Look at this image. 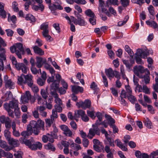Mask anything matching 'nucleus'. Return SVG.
<instances>
[{"instance_id":"nucleus-1","label":"nucleus","mask_w":158,"mask_h":158,"mask_svg":"<svg viewBox=\"0 0 158 158\" xmlns=\"http://www.w3.org/2000/svg\"><path fill=\"white\" fill-rule=\"evenodd\" d=\"M29 124L33 128V133L35 135H37L39 134L40 129L43 130H44V122L40 119L37 120V122L31 121Z\"/></svg>"},{"instance_id":"nucleus-2","label":"nucleus","mask_w":158,"mask_h":158,"mask_svg":"<svg viewBox=\"0 0 158 158\" xmlns=\"http://www.w3.org/2000/svg\"><path fill=\"white\" fill-rule=\"evenodd\" d=\"M10 50L12 53L15 52L19 59H22L21 54H24L25 52L23 45L20 43H17L10 47Z\"/></svg>"},{"instance_id":"nucleus-3","label":"nucleus","mask_w":158,"mask_h":158,"mask_svg":"<svg viewBox=\"0 0 158 158\" xmlns=\"http://www.w3.org/2000/svg\"><path fill=\"white\" fill-rule=\"evenodd\" d=\"M76 18L72 16L71 19L72 21L76 25H78L80 26H85L86 24L84 18L79 14H75Z\"/></svg>"},{"instance_id":"nucleus-4","label":"nucleus","mask_w":158,"mask_h":158,"mask_svg":"<svg viewBox=\"0 0 158 158\" xmlns=\"http://www.w3.org/2000/svg\"><path fill=\"white\" fill-rule=\"evenodd\" d=\"M40 28L42 30V32L44 37L48 41H51V37L49 34L48 24V23H43L40 26Z\"/></svg>"},{"instance_id":"nucleus-5","label":"nucleus","mask_w":158,"mask_h":158,"mask_svg":"<svg viewBox=\"0 0 158 158\" xmlns=\"http://www.w3.org/2000/svg\"><path fill=\"white\" fill-rule=\"evenodd\" d=\"M134 73L140 78H143V74L146 72V69L141 65L135 66L133 68Z\"/></svg>"},{"instance_id":"nucleus-6","label":"nucleus","mask_w":158,"mask_h":158,"mask_svg":"<svg viewBox=\"0 0 158 158\" xmlns=\"http://www.w3.org/2000/svg\"><path fill=\"white\" fill-rule=\"evenodd\" d=\"M5 109H13L19 107L18 102L17 100H13L9 102V103H6L4 105Z\"/></svg>"},{"instance_id":"nucleus-7","label":"nucleus","mask_w":158,"mask_h":158,"mask_svg":"<svg viewBox=\"0 0 158 158\" xmlns=\"http://www.w3.org/2000/svg\"><path fill=\"white\" fill-rule=\"evenodd\" d=\"M8 77L7 76H5L4 78L5 85V86L6 88H8L10 89H14L15 87V83L11 79H8Z\"/></svg>"},{"instance_id":"nucleus-8","label":"nucleus","mask_w":158,"mask_h":158,"mask_svg":"<svg viewBox=\"0 0 158 158\" xmlns=\"http://www.w3.org/2000/svg\"><path fill=\"white\" fill-rule=\"evenodd\" d=\"M33 132V129L30 126L29 124L27 127V130L26 131H22L21 134V135L24 137V138H28V137L31 135Z\"/></svg>"},{"instance_id":"nucleus-9","label":"nucleus","mask_w":158,"mask_h":158,"mask_svg":"<svg viewBox=\"0 0 158 158\" xmlns=\"http://www.w3.org/2000/svg\"><path fill=\"white\" fill-rule=\"evenodd\" d=\"M48 7L49 9L52 11H53L52 13L55 15H57V14L54 11L57 9L59 10H62L63 8L60 4H57L56 3L55 4H52L48 5Z\"/></svg>"},{"instance_id":"nucleus-10","label":"nucleus","mask_w":158,"mask_h":158,"mask_svg":"<svg viewBox=\"0 0 158 158\" xmlns=\"http://www.w3.org/2000/svg\"><path fill=\"white\" fill-rule=\"evenodd\" d=\"M31 96L30 91H26L24 94L23 96L21 97V99L23 103L27 102L31 98Z\"/></svg>"},{"instance_id":"nucleus-11","label":"nucleus","mask_w":158,"mask_h":158,"mask_svg":"<svg viewBox=\"0 0 158 158\" xmlns=\"http://www.w3.org/2000/svg\"><path fill=\"white\" fill-rule=\"evenodd\" d=\"M15 68L18 70H21L22 72L24 73H27V67L23 63H19Z\"/></svg>"},{"instance_id":"nucleus-12","label":"nucleus","mask_w":158,"mask_h":158,"mask_svg":"<svg viewBox=\"0 0 158 158\" xmlns=\"http://www.w3.org/2000/svg\"><path fill=\"white\" fill-rule=\"evenodd\" d=\"M24 78L25 79V84L27 83L28 86L33 83L32 80V76L31 75H23Z\"/></svg>"},{"instance_id":"nucleus-13","label":"nucleus","mask_w":158,"mask_h":158,"mask_svg":"<svg viewBox=\"0 0 158 158\" xmlns=\"http://www.w3.org/2000/svg\"><path fill=\"white\" fill-rule=\"evenodd\" d=\"M0 146L6 151H9L12 149L11 147L8 145L7 143L4 141L0 139Z\"/></svg>"},{"instance_id":"nucleus-14","label":"nucleus","mask_w":158,"mask_h":158,"mask_svg":"<svg viewBox=\"0 0 158 158\" xmlns=\"http://www.w3.org/2000/svg\"><path fill=\"white\" fill-rule=\"evenodd\" d=\"M43 59L42 58L40 57H36V62L35 64H36V66L38 68H41L43 64H46V59H45L43 62L42 61Z\"/></svg>"},{"instance_id":"nucleus-15","label":"nucleus","mask_w":158,"mask_h":158,"mask_svg":"<svg viewBox=\"0 0 158 158\" xmlns=\"http://www.w3.org/2000/svg\"><path fill=\"white\" fill-rule=\"evenodd\" d=\"M114 71L111 68H109L105 70V72L106 75L109 79H111L114 77Z\"/></svg>"},{"instance_id":"nucleus-16","label":"nucleus","mask_w":158,"mask_h":158,"mask_svg":"<svg viewBox=\"0 0 158 158\" xmlns=\"http://www.w3.org/2000/svg\"><path fill=\"white\" fill-rule=\"evenodd\" d=\"M91 104V101L89 100H86L84 102H81V107L83 109H85L87 108H89Z\"/></svg>"},{"instance_id":"nucleus-17","label":"nucleus","mask_w":158,"mask_h":158,"mask_svg":"<svg viewBox=\"0 0 158 158\" xmlns=\"http://www.w3.org/2000/svg\"><path fill=\"white\" fill-rule=\"evenodd\" d=\"M33 49L35 53L40 56H43L44 55V51L37 46L35 45L33 47Z\"/></svg>"},{"instance_id":"nucleus-18","label":"nucleus","mask_w":158,"mask_h":158,"mask_svg":"<svg viewBox=\"0 0 158 158\" xmlns=\"http://www.w3.org/2000/svg\"><path fill=\"white\" fill-rule=\"evenodd\" d=\"M19 141L20 143L23 144H25L29 148L31 144L33 143L32 141H30L29 139H27L23 138H20L19 139Z\"/></svg>"},{"instance_id":"nucleus-19","label":"nucleus","mask_w":158,"mask_h":158,"mask_svg":"<svg viewBox=\"0 0 158 158\" xmlns=\"http://www.w3.org/2000/svg\"><path fill=\"white\" fill-rule=\"evenodd\" d=\"M146 22L147 25L152 27L155 30L158 31V25L155 21H150L148 20Z\"/></svg>"},{"instance_id":"nucleus-20","label":"nucleus","mask_w":158,"mask_h":158,"mask_svg":"<svg viewBox=\"0 0 158 158\" xmlns=\"http://www.w3.org/2000/svg\"><path fill=\"white\" fill-rule=\"evenodd\" d=\"M42 147V144L40 142H36L35 143L31 144L29 148L32 150H36L38 148L41 149Z\"/></svg>"},{"instance_id":"nucleus-21","label":"nucleus","mask_w":158,"mask_h":158,"mask_svg":"<svg viewBox=\"0 0 158 158\" xmlns=\"http://www.w3.org/2000/svg\"><path fill=\"white\" fill-rule=\"evenodd\" d=\"M71 86L72 91L74 93L77 94L78 92L82 93L83 91V88L79 86L75 85Z\"/></svg>"},{"instance_id":"nucleus-22","label":"nucleus","mask_w":158,"mask_h":158,"mask_svg":"<svg viewBox=\"0 0 158 158\" xmlns=\"http://www.w3.org/2000/svg\"><path fill=\"white\" fill-rule=\"evenodd\" d=\"M99 1V4L98 8L99 12H105L106 11V9L104 7L105 5L104 1L101 0Z\"/></svg>"},{"instance_id":"nucleus-23","label":"nucleus","mask_w":158,"mask_h":158,"mask_svg":"<svg viewBox=\"0 0 158 158\" xmlns=\"http://www.w3.org/2000/svg\"><path fill=\"white\" fill-rule=\"evenodd\" d=\"M146 73L145 75H143V78L145 84H149L150 82V78L149 76L150 73L147 69H146Z\"/></svg>"},{"instance_id":"nucleus-24","label":"nucleus","mask_w":158,"mask_h":158,"mask_svg":"<svg viewBox=\"0 0 158 158\" xmlns=\"http://www.w3.org/2000/svg\"><path fill=\"white\" fill-rule=\"evenodd\" d=\"M115 143H116L117 146L120 148L123 151H126L127 150V148L125 145L123 144L120 140L117 139L115 141Z\"/></svg>"},{"instance_id":"nucleus-25","label":"nucleus","mask_w":158,"mask_h":158,"mask_svg":"<svg viewBox=\"0 0 158 158\" xmlns=\"http://www.w3.org/2000/svg\"><path fill=\"white\" fill-rule=\"evenodd\" d=\"M9 144L14 147H16L18 146L19 144V141L18 140L15 139L13 138H11L8 140Z\"/></svg>"},{"instance_id":"nucleus-26","label":"nucleus","mask_w":158,"mask_h":158,"mask_svg":"<svg viewBox=\"0 0 158 158\" xmlns=\"http://www.w3.org/2000/svg\"><path fill=\"white\" fill-rule=\"evenodd\" d=\"M136 54L139 55L142 58H145L147 56V54L146 52L143 50L140 49H138L136 52Z\"/></svg>"},{"instance_id":"nucleus-27","label":"nucleus","mask_w":158,"mask_h":158,"mask_svg":"<svg viewBox=\"0 0 158 158\" xmlns=\"http://www.w3.org/2000/svg\"><path fill=\"white\" fill-rule=\"evenodd\" d=\"M12 127L13 130V135L16 137H19L20 135L19 133L16 130V124L15 122H13L12 124Z\"/></svg>"},{"instance_id":"nucleus-28","label":"nucleus","mask_w":158,"mask_h":158,"mask_svg":"<svg viewBox=\"0 0 158 158\" xmlns=\"http://www.w3.org/2000/svg\"><path fill=\"white\" fill-rule=\"evenodd\" d=\"M85 111L81 110H79L75 112L74 114V117L76 118H81L85 114Z\"/></svg>"},{"instance_id":"nucleus-29","label":"nucleus","mask_w":158,"mask_h":158,"mask_svg":"<svg viewBox=\"0 0 158 158\" xmlns=\"http://www.w3.org/2000/svg\"><path fill=\"white\" fill-rule=\"evenodd\" d=\"M32 2L35 3V2L38 3L40 7V9L41 11H43L44 10V5L42 4L43 2L42 0H32Z\"/></svg>"},{"instance_id":"nucleus-30","label":"nucleus","mask_w":158,"mask_h":158,"mask_svg":"<svg viewBox=\"0 0 158 158\" xmlns=\"http://www.w3.org/2000/svg\"><path fill=\"white\" fill-rule=\"evenodd\" d=\"M29 86L31 88L32 91L34 94L37 93L39 91V89L37 85L34 84V83H33Z\"/></svg>"},{"instance_id":"nucleus-31","label":"nucleus","mask_w":158,"mask_h":158,"mask_svg":"<svg viewBox=\"0 0 158 158\" xmlns=\"http://www.w3.org/2000/svg\"><path fill=\"white\" fill-rule=\"evenodd\" d=\"M23 74H22L20 76H18L17 83L20 85H23L25 84V80H23Z\"/></svg>"},{"instance_id":"nucleus-32","label":"nucleus","mask_w":158,"mask_h":158,"mask_svg":"<svg viewBox=\"0 0 158 158\" xmlns=\"http://www.w3.org/2000/svg\"><path fill=\"white\" fill-rule=\"evenodd\" d=\"M48 141L52 143L54 142V138H55L56 137V134H54L53 133L51 132V134H48Z\"/></svg>"},{"instance_id":"nucleus-33","label":"nucleus","mask_w":158,"mask_h":158,"mask_svg":"<svg viewBox=\"0 0 158 158\" xmlns=\"http://www.w3.org/2000/svg\"><path fill=\"white\" fill-rule=\"evenodd\" d=\"M46 125L47 127H50L51 125L55 122L53 119L50 118H47L45 120Z\"/></svg>"},{"instance_id":"nucleus-34","label":"nucleus","mask_w":158,"mask_h":158,"mask_svg":"<svg viewBox=\"0 0 158 158\" xmlns=\"http://www.w3.org/2000/svg\"><path fill=\"white\" fill-rule=\"evenodd\" d=\"M25 19L27 20H30L32 22H35L36 19L35 17L31 14H28L25 17Z\"/></svg>"},{"instance_id":"nucleus-35","label":"nucleus","mask_w":158,"mask_h":158,"mask_svg":"<svg viewBox=\"0 0 158 158\" xmlns=\"http://www.w3.org/2000/svg\"><path fill=\"white\" fill-rule=\"evenodd\" d=\"M144 122L145 126L148 128L151 129L153 127L152 123L148 118L145 119Z\"/></svg>"},{"instance_id":"nucleus-36","label":"nucleus","mask_w":158,"mask_h":158,"mask_svg":"<svg viewBox=\"0 0 158 158\" xmlns=\"http://www.w3.org/2000/svg\"><path fill=\"white\" fill-rule=\"evenodd\" d=\"M141 58H142L139 55H138V54H136V53L135 54V59L136 63L138 64H143Z\"/></svg>"},{"instance_id":"nucleus-37","label":"nucleus","mask_w":158,"mask_h":158,"mask_svg":"<svg viewBox=\"0 0 158 158\" xmlns=\"http://www.w3.org/2000/svg\"><path fill=\"white\" fill-rule=\"evenodd\" d=\"M59 82L57 83L56 81H55L52 82L51 85V90H56L59 87Z\"/></svg>"},{"instance_id":"nucleus-38","label":"nucleus","mask_w":158,"mask_h":158,"mask_svg":"<svg viewBox=\"0 0 158 158\" xmlns=\"http://www.w3.org/2000/svg\"><path fill=\"white\" fill-rule=\"evenodd\" d=\"M12 7L14 11L18 12L19 9L18 7V4L16 1H14L12 3Z\"/></svg>"},{"instance_id":"nucleus-39","label":"nucleus","mask_w":158,"mask_h":158,"mask_svg":"<svg viewBox=\"0 0 158 158\" xmlns=\"http://www.w3.org/2000/svg\"><path fill=\"white\" fill-rule=\"evenodd\" d=\"M129 19V17L128 15H127L125 16L124 20L123 21H119L118 23V26H122L123 25L125 24L128 21Z\"/></svg>"},{"instance_id":"nucleus-40","label":"nucleus","mask_w":158,"mask_h":158,"mask_svg":"<svg viewBox=\"0 0 158 158\" xmlns=\"http://www.w3.org/2000/svg\"><path fill=\"white\" fill-rule=\"evenodd\" d=\"M9 130L6 129L4 131V136L7 141L11 138L10 133Z\"/></svg>"},{"instance_id":"nucleus-41","label":"nucleus","mask_w":158,"mask_h":158,"mask_svg":"<svg viewBox=\"0 0 158 158\" xmlns=\"http://www.w3.org/2000/svg\"><path fill=\"white\" fill-rule=\"evenodd\" d=\"M125 50L131 56L133 57V52L131 50L130 47L127 45H126L125 47Z\"/></svg>"},{"instance_id":"nucleus-42","label":"nucleus","mask_w":158,"mask_h":158,"mask_svg":"<svg viewBox=\"0 0 158 158\" xmlns=\"http://www.w3.org/2000/svg\"><path fill=\"white\" fill-rule=\"evenodd\" d=\"M70 147L74 150H78L81 149V147L79 145L73 143L70 145Z\"/></svg>"},{"instance_id":"nucleus-43","label":"nucleus","mask_w":158,"mask_h":158,"mask_svg":"<svg viewBox=\"0 0 158 158\" xmlns=\"http://www.w3.org/2000/svg\"><path fill=\"white\" fill-rule=\"evenodd\" d=\"M11 122V120L10 118H7V120L4 123L6 130H10V129Z\"/></svg>"},{"instance_id":"nucleus-44","label":"nucleus","mask_w":158,"mask_h":158,"mask_svg":"<svg viewBox=\"0 0 158 158\" xmlns=\"http://www.w3.org/2000/svg\"><path fill=\"white\" fill-rule=\"evenodd\" d=\"M95 134H96L93 131L92 129H90L89 130V133L87 135V137L89 139H91Z\"/></svg>"},{"instance_id":"nucleus-45","label":"nucleus","mask_w":158,"mask_h":158,"mask_svg":"<svg viewBox=\"0 0 158 158\" xmlns=\"http://www.w3.org/2000/svg\"><path fill=\"white\" fill-rule=\"evenodd\" d=\"M85 14L88 16L90 18L94 17H95V14L90 9H88L86 10L85 12Z\"/></svg>"},{"instance_id":"nucleus-46","label":"nucleus","mask_w":158,"mask_h":158,"mask_svg":"<svg viewBox=\"0 0 158 158\" xmlns=\"http://www.w3.org/2000/svg\"><path fill=\"white\" fill-rule=\"evenodd\" d=\"M52 114L50 116V118L53 120H55V119L58 118L57 112L54 109L52 110Z\"/></svg>"},{"instance_id":"nucleus-47","label":"nucleus","mask_w":158,"mask_h":158,"mask_svg":"<svg viewBox=\"0 0 158 158\" xmlns=\"http://www.w3.org/2000/svg\"><path fill=\"white\" fill-rule=\"evenodd\" d=\"M55 110L57 112L60 113L62 112V108H63V105H55L54 106Z\"/></svg>"},{"instance_id":"nucleus-48","label":"nucleus","mask_w":158,"mask_h":158,"mask_svg":"<svg viewBox=\"0 0 158 158\" xmlns=\"http://www.w3.org/2000/svg\"><path fill=\"white\" fill-rule=\"evenodd\" d=\"M118 0H107L106 2L107 5L109 6L108 5L113 4L114 5H118Z\"/></svg>"},{"instance_id":"nucleus-49","label":"nucleus","mask_w":158,"mask_h":158,"mask_svg":"<svg viewBox=\"0 0 158 158\" xmlns=\"http://www.w3.org/2000/svg\"><path fill=\"white\" fill-rule=\"evenodd\" d=\"M93 128H92L93 131L96 134L98 135H100V132L99 129L98 127L94 125H92Z\"/></svg>"},{"instance_id":"nucleus-50","label":"nucleus","mask_w":158,"mask_h":158,"mask_svg":"<svg viewBox=\"0 0 158 158\" xmlns=\"http://www.w3.org/2000/svg\"><path fill=\"white\" fill-rule=\"evenodd\" d=\"M45 147L47 149L53 151H54L56 150V148L53 144L50 143H48L46 146Z\"/></svg>"},{"instance_id":"nucleus-51","label":"nucleus","mask_w":158,"mask_h":158,"mask_svg":"<svg viewBox=\"0 0 158 158\" xmlns=\"http://www.w3.org/2000/svg\"><path fill=\"white\" fill-rule=\"evenodd\" d=\"M40 94L43 98L46 100L48 97V94L47 92L44 89H42L40 91Z\"/></svg>"},{"instance_id":"nucleus-52","label":"nucleus","mask_w":158,"mask_h":158,"mask_svg":"<svg viewBox=\"0 0 158 158\" xmlns=\"http://www.w3.org/2000/svg\"><path fill=\"white\" fill-rule=\"evenodd\" d=\"M10 58L13 64L15 66V67L19 63L17 62L16 58L13 56H10Z\"/></svg>"},{"instance_id":"nucleus-53","label":"nucleus","mask_w":158,"mask_h":158,"mask_svg":"<svg viewBox=\"0 0 158 158\" xmlns=\"http://www.w3.org/2000/svg\"><path fill=\"white\" fill-rule=\"evenodd\" d=\"M106 138L110 146L113 147H114L115 145L114 143V140L111 139L110 137H109L108 136Z\"/></svg>"},{"instance_id":"nucleus-54","label":"nucleus","mask_w":158,"mask_h":158,"mask_svg":"<svg viewBox=\"0 0 158 158\" xmlns=\"http://www.w3.org/2000/svg\"><path fill=\"white\" fill-rule=\"evenodd\" d=\"M120 2L122 5L124 7H127L129 4V0H120Z\"/></svg>"},{"instance_id":"nucleus-55","label":"nucleus","mask_w":158,"mask_h":158,"mask_svg":"<svg viewBox=\"0 0 158 158\" xmlns=\"http://www.w3.org/2000/svg\"><path fill=\"white\" fill-rule=\"evenodd\" d=\"M95 112L94 111H87V114L92 119H95L96 116L94 115Z\"/></svg>"},{"instance_id":"nucleus-56","label":"nucleus","mask_w":158,"mask_h":158,"mask_svg":"<svg viewBox=\"0 0 158 158\" xmlns=\"http://www.w3.org/2000/svg\"><path fill=\"white\" fill-rule=\"evenodd\" d=\"M129 95V96H127V97L128 99L132 103H134L135 101L136 100V98L131 94Z\"/></svg>"},{"instance_id":"nucleus-57","label":"nucleus","mask_w":158,"mask_h":158,"mask_svg":"<svg viewBox=\"0 0 158 158\" xmlns=\"http://www.w3.org/2000/svg\"><path fill=\"white\" fill-rule=\"evenodd\" d=\"M37 101L38 103L40 105H42L44 104V102L41 97L39 95H38L36 97Z\"/></svg>"},{"instance_id":"nucleus-58","label":"nucleus","mask_w":158,"mask_h":158,"mask_svg":"<svg viewBox=\"0 0 158 158\" xmlns=\"http://www.w3.org/2000/svg\"><path fill=\"white\" fill-rule=\"evenodd\" d=\"M63 133L66 136L70 137H71L73 134L72 132L69 128L65 132H64Z\"/></svg>"},{"instance_id":"nucleus-59","label":"nucleus","mask_w":158,"mask_h":158,"mask_svg":"<svg viewBox=\"0 0 158 158\" xmlns=\"http://www.w3.org/2000/svg\"><path fill=\"white\" fill-rule=\"evenodd\" d=\"M123 62L124 64L126 65V67L127 68L129 69L131 68L132 65V64L129 62L128 60H124L123 61Z\"/></svg>"},{"instance_id":"nucleus-60","label":"nucleus","mask_w":158,"mask_h":158,"mask_svg":"<svg viewBox=\"0 0 158 158\" xmlns=\"http://www.w3.org/2000/svg\"><path fill=\"white\" fill-rule=\"evenodd\" d=\"M143 92L147 94H149L150 93L149 89L146 85H143L142 88Z\"/></svg>"},{"instance_id":"nucleus-61","label":"nucleus","mask_w":158,"mask_h":158,"mask_svg":"<svg viewBox=\"0 0 158 158\" xmlns=\"http://www.w3.org/2000/svg\"><path fill=\"white\" fill-rule=\"evenodd\" d=\"M102 75L103 78V81L104 84V85L106 87H107L108 83L107 79L104 74H102Z\"/></svg>"},{"instance_id":"nucleus-62","label":"nucleus","mask_w":158,"mask_h":158,"mask_svg":"<svg viewBox=\"0 0 158 158\" xmlns=\"http://www.w3.org/2000/svg\"><path fill=\"white\" fill-rule=\"evenodd\" d=\"M132 2L137 4L139 5H141L144 3V0H131Z\"/></svg>"},{"instance_id":"nucleus-63","label":"nucleus","mask_w":158,"mask_h":158,"mask_svg":"<svg viewBox=\"0 0 158 158\" xmlns=\"http://www.w3.org/2000/svg\"><path fill=\"white\" fill-rule=\"evenodd\" d=\"M45 81L43 79H42L40 78H39L37 79V82L39 85L42 86L44 85Z\"/></svg>"},{"instance_id":"nucleus-64","label":"nucleus","mask_w":158,"mask_h":158,"mask_svg":"<svg viewBox=\"0 0 158 158\" xmlns=\"http://www.w3.org/2000/svg\"><path fill=\"white\" fill-rule=\"evenodd\" d=\"M3 157H5L7 158H12L13 156V154L10 152H5Z\"/></svg>"}]
</instances>
